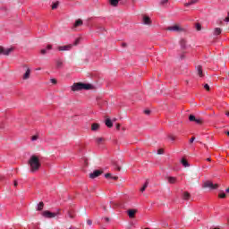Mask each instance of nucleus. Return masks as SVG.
I'll return each mask as SVG.
<instances>
[{"mask_svg": "<svg viewBox=\"0 0 229 229\" xmlns=\"http://www.w3.org/2000/svg\"><path fill=\"white\" fill-rule=\"evenodd\" d=\"M29 165L30 169V173H37L38 169H40V160L38 159V157L33 155L29 159Z\"/></svg>", "mask_w": 229, "mask_h": 229, "instance_id": "f257e3e1", "label": "nucleus"}, {"mask_svg": "<svg viewBox=\"0 0 229 229\" xmlns=\"http://www.w3.org/2000/svg\"><path fill=\"white\" fill-rule=\"evenodd\" d=\"M94 88L92 84H87L82 82L73 83L72 86V92H78L80 90H90Z\"/></svg>", "mask_w": 229, "mask_h": 229, "instance_id": "f03ea898", "label": "nucleus"}, {"mask_svg": "<svg viewBox=\"0 0 229 229\" xmlns=\"http://www.w3.org/2000/svg\"><path fill=\"white\" fill-rule=\"evenodd\" d=\"M43 217H46V219H53L54 217H58L60 216V211L56 212H51L49 210H46L42 212Z\"/></svg>", "mask_w": 229, "mask_h": 229, "instance_id": "7ed1b4c3", "label": "nucleus"}, {"mask_svg": "<svg viewBox=\"0 0 229 229\" xmlns=\"http://www.w3.org/2000/svg\"><path fill=\"white\" fill-rule=\"evenodd\" d=\"M81 40V38H78L75 39V41L72 45L58 47V50L59 51H71L72 49V46H78V44H80Z\"/></svg>", "mask_w": 229, "mask_h": 229, "instance_id": "20e7f679", "label": "nucleus"}, {"mask_svg": "<svg viewBox=\"0 0 229 229\" xmlns=\"http://www.w3.org/2000/svg\"><path fill=\"white\" fill-rule=\"evenodd\" d=\"M203 187L205 189H210V191H216V189H217V184H214L212 182L207 181L206 182H204Z\"/></svg>", "mask_w": 229, "mask_h": 229, "instance_id": "39448f33", "label": "nucleus"}, {"mask_svg": "<svg viewBox=\"0 0 229 229\" xmlns=\"http://www.w3.org/2000/svg\"><path fill=\"white\" fill-rule=\"evenodd\" d=\"M167 31H175L177 33H180V31H183V28L178 26V25H174L166 28Z\"/></svg>", "mask_w": 229, "mask_h": 229, "instance_id": "423d86ee", "label": "nucleus"}, {"mask_svg": "<svg viewBox=\"0 0 229 229\" xmlns=\"http://www.w3.org/2000/svg\"><path fill=\"white\" fill-rule=\"evenodd\" d=\"M12 48H4L3 47H0V55H4L5 56H8L12 53Z\"/></svg>", "mask_w": 229, "mask_h": 229, "instance_id": "0eeeda50", "label": "nucleus"}, {"mask_svg": "<svg viewBox=\"0 0 229 229\" xmlns=\"http://www.w3.org/2000/svg\"><path fill=\"white\" fill-rule=\"evenodd\" d=\"M26 69L25 73L23 74V80H30L31 74V69L26 65L23 66Z\"/></svg>", "mask_w": 229, "mask_h": 229, "instance_id": "6e6552de", "label": "nucleus"}, {"mask_svg": "<svg viewBox=\"0 0 229 229\" xmlns=\"http://www.w3.org/2000/svg\"><path fill=\"white\" fill-rule=\"evenodd\" d=\"M102 173L103 172L101 170H95L91 174H89V178H91V180H94V178H98V176L102 174Z\"/></svg>", "mask_w": 229, "mask_h": 229, "instance_id": "1a4fd4ad", "label": "nucleus"}, {"mask_svg": "<svg viewBox=\"0 0 229 229\" xmlns=\"http://www.w3.org/2000/svg\"><path fill=\"white\" fill-rule=\"evenodd\" d=\"M221 33H223V29L222 28L216 27L213 30L214 37H219V35H221Z\"/></svg>", "mask_w": 229, "mask_h": 229, "instance_id": "9d476101", "label": "nucleus"}, {"mask_svg": "<svg viewBox=\"0 0 229 229\" xmlns=\"http://www.w3.org/2000/svg\"><path fill=\"white\" fill-rule=\"evenodd\" d=\"M179 44L181 46V49H187V47H189V46L187 45V40L182 38L180 41H179Z\"/></svg>", "mask_w": 229, "mask_h": 229, "instance_id": "9b49d317", "label": "nucleus"}, {"mask_svg": "<svg viewBox=\"0 0 229 229\" xmlns=\"http://www.w3.org/2000/svg\"><path fill=\"white\" fill-rule=\"evenodd\" d=\"M51 49H53V46L47 45L46 48L41 49L40 54L47 55V51H51Z\"/></svg>", "mask_w": 229, "mask_h": 229, "instance_id": "f8f14e48", "label": "nucleus"}, {"mask_svg": "<svg viewBox=\"0 0 229 229\" xmlns=\"http://www.w3.org/2000/svg\"><path fill=\"white\" fill-rule=\"evenodd\" d=\"M143 24L149 26L151 19L148 16H143Z\"/></svg>", "mask_w": 229, "mask_h": 229, "instance_id": "ddd939ff", "label": "nucleus"}, {"mask_svg": "<svg viewBox=\"0 0 229 229\" xmlns=\"http://www.w3.org/2000/svg\"><path fill=\"white\" fill-rule=\"evenodd\" d=\"M166 180L168 182V183H176V177H173V176H168L166 177Z\"/></svg>", "mask_w": 229, "mask_h": 229, "instance_id": "4468645a", "label": "nucleus"}, {"mask_svg": "<svg viewBox=\"0 0 229 229\" xmlns=\"http://www.w3.org/2000/svg\"><path fill=\"white\" fill-rule=\"evenodd\" d=\"M198 1H199V0H191L188 3H185L184 6H186V7L192 6V4H196V3H198Z\"/></svg>", "mask_w": 229, "mask_h": 229, "instance_id": "2eb2a0df", "label": "nucleus"}, {"mask_svg": "<svg viewBox=\"0 0 229 229\" xmlns=\"http://www.w3.org/2000/svg\"><path fill=\"white\" fill-rule=\"evenodd\" d=\"M106 126H107V128H112V126H114V123H112V120L110 118H107L106 120Z\"/></svg>", "mask_w": 229, "mask_h": 229, "instance_id": "dca6fc26", "label": "nucleus"}, {"mask_svg": "<svg viewBox=\"0 0 229 229\" xmlns=\"http://www.w3.org/2000/svg\"><path fill=\"white\" fill-rule=\"evenodd\" d=\"M55 65L57 69H62V66L64 65V63L62 62V60L58 59L55 62Z\"/></svg>", "mask_w": 229, "mask_h": 229, "instance_id": "f3484780", "label": "nucleus"}, {"mask_svg": "<svg viewBox=\"0 0 229 229\" xmlns=\"http://www.w3.org/2000/svg\"><path fill=\"white\" fill-rule=\"evenodd\" d=\"M119 1L121 0H109V4H111V6H117L119 4Z\"/></svg>", "mask_w": 229, "mask_h": 229, "instance_id": "a211bd4d", "label": "nucleus"}, {"mask_svg": "<svg viewBox=\"0 0 229 229\" xmlns=\"http://www.w3.org/2000/svg\"><path fill=\"white\" fill-rule=\"evenodd\" d=\"M197 72L200 78H203V70L201 69V66L197 67Z\"/></svg>", "mask_w": 229, "mask_h": 229, "instance_id": "6ab92c4d", "label": "nucleus"}, {"mask_svg": "<svg viewBox=\"0 0 229 229\" xmlns=\"http://www.w3.org/2000/svg\"><path fill=\"white\" fill-rule=\"evenodd\" d=\"M83 25V21H81V20H77L76 21H75V23H74V27L75 28H78V26H82Z\"/></svg>", "mask_w": 229, "mask_h": 229, "instance_id": "aec40b11", "label": "nucleus"}, {"mask_svg": "<svg viewBox=\"0 0 229 229\" xmlns=\"http://www.w3.org/2000/svg\"><path fill=\"white\" fill-rule=\"evenodd\" d=\"M98 129H99V125L98 123H93L91 125L92 131H98Z\"/></svg>", "mask_w": 229, "mask_h": 229, "instance_id": "412c9836", "label": "nucleus"}, {"mask_svg": "<svg viewBox=\"0 0 229 229\" xmlns=\"http://www.w3.org/2000/svg\"><path fill=\"white\" fill-rule=\"evenodd\" d=\"M149 185V182L146 181L145 183L143 184V187L140 189L141 192H144L146 189H148V186Z\"/></svg>", "mask_w": 229, "mask_h": 229, "instance_id": "4be33fe9", "label": "nucleus"}, {"mask_svg": "<svg viewBox=\"0 0 229 229\" xmlns=\"http://www.w3.org/2000/svg\"><path fill=\"white\" fill-rule=\"evenodd\" d=\"M181 164L183 165V167H189L191 165H189V162L183 158L181 160Z\"/></svg>", "mask_w": 229, "mask_h": 229, "instance_id": "5701e85b", "label": "nucleus"}, {"mask_svg": "<svg viewBox=\"0 0 229 229\" xmlns=\"http://www.w3.org/2000/svg\"><path fill=\"white\" fill-rule=\"evenodd\" d=\"M105 178H110L111 180H117V176H112V174H106Z\"/></svg>", "mask_w": 229, "mask_h": 229, "instance_id": "b1692460", "label": "nucleus"}, {"mask_svg": "<svg viewBox=\"0 0 229 229\" xmlns=\"http://www.w3.org/2000/svg\"><path fill=\"white\" fill-rule=\"evenodd\" d=\"M189 198H191V194L187 191H185L183 194H182V199H189Z\"/></svg>", "mask_w": 229, "mask_h": 229, "instance_id": "393cba45", "label": "nucleus"}, {"mask_svg": "<svg viewBox=\"0 0 229 229\" xmlns=\"http://www.w3.org/2000/svg\"><path fill=\"white\" fill-rule=\"evenodd\" d=\"M44 208V202H39L37 206V210L40 211Z\"/></svg>", "mask_w": 229, "mask_h": 229, "instance_id": "a878e982", "label": "nucleus"}, {"mask_svg": "<svg viewBox=\"0 0 229 229\" xmlns=\"http://www.w3.org/2000/svg\"><path fill=\"white\" fill-rule=\"evenodd\" d=\"M128 216L129 217H133L135 216V210L133 209L128 210Z\"/></svg>", "mask_w": 229, "mask_h": 229, "instance_id": "bb28decb", "label": "nucleus"}, {"mask_svg": "<svg viewBox=\"0 0 229 229\" xmlns=\"http://www.w3.org/2000/svg\"><path fill=\"white\" fill-rule=\"evenodd\" d=\"M167 3H168V0H160L159 4H161V6H164L167 4Z\"/></svg>", "mask_w": 229, "mask_h": 229, "instance_id": "cd10ccee", "label": "nucleus"}, {"mask_svg": "<svg viewBox=\"0 0 229 229\" xmlns=\"http://www.w3.org/2000/svg\"><path fill=\"white\" fill-rule=\"evenodd\" d=\"M189 121H191V123H192V122H195V121H196V116H194L193 114H191V115L189 116Z\"/></svg>", "mask_w": 229, "mask_h": 229, "instance_id": "c85d7f7f", "label": "nucleus"}, {"mask_svg": "<svg viewBox=\"0 0 229 229\" xmlns=\"http://www.w3.org/2000/svg\"><path fill=\"white\" fill-rule=\"evenodd\" d=\"M196 29H197V31H201V24L197 23L196 24Z\"/></svg>", "mask_w": 229, "mask_h": 229, "instance_id": "c756f323", "label": "nucleus"}, {"mask_svg": "<svg viewBox=\"0 0 229 229\" xmlns=\"http://www.w3.org/2000/svg\"><path fill=\"white\" fill-rule=\"evenodd\" d=\"M96 142H97L98 144H101V142H103V138H97V139H96Z\"/></svg>", "mask_w": 229, "mask_h": 229, "instance_id": "7c9ffc66", "label": "nucleus"}, {"mask_svg": "<svg viewBox=\"0 0 229 229\" xmlns=\"http://www.w3.org/2000/svg\"><path fill=\"white\" fill-rule=\"evenodd\" d=\"M68 217H70V219H74V215H72L71 211H68Z\"/></svg>", "mask_w": 229, "mask_h": 229, "instance_id": "2f4dec72", "label": "nucleus"}, {"mask_svg": "<svg viewBox=\"0 0 229 229\" xmlns=\"http://www.w3.org/2000/svg\"><path fill=\"white\" fill-rule=\"evenodd\" d=\"M219 198H222V199L226 198V193H225V192L219 193Z\"/></svg>", "mask_w": 229, "mask_h": 229, "instance_id": "473e14b6", "label": "nucleus"}, {"mask_svg": "<svg viewBox=\"0 0 229 229\" xmlns=\"http://www.w3.org/2000/svg\"><path fill=\"white\" fill-rule=\"evenodd\" d=\"M58 8V3H55L52 5V10H56Z\"/></svg>", "mask_w": 229, "mask_h": 229, "instance_id": "72a5a7b5", "label": "nucleus"}, {"mask_svg": "<svg viewBox=\"0 0 229 229\" xmlns=\"http://www.w3.org/2000/svg\"><path fill=\"white\" fill-rule=\"evenodd\" d=\"M197 124H201V119L199 118H195V122Z\"/></svg>", "mask_w": 229, "mask_h": 229, "instance_id": "f704fd0d", "label": "nucleus"}, {"mask_svg": "<svg viewBox=\"0 0 229 229\" xmlns=\"http://www.w3.org/2000/svg\"><path fill=\"white\" fill-rule=\"evenodd\" d=\"M144 114H146V115H149V114H151V110L149 109L144 110Z\"/></svg>", "mask_w": 229, "mask_h": 229, "instance_id": "c9c22d12", "label": "nucleus"}, {"mask_svg": "<svg viewBox=\"0 0 229 229\" xmlns=\"http://www.w3.org/2000/svg\"><path fill=\"white\" fill-rule=\"evenodd\" d=\"M204 89H206V90H210V86L208 84H205Z\"/></svg>", "mask_w": 229, "mask_h": 229, "instance_id": "e433bc0d", "label": "nucleus"}, {"mask_svg": "<svg viewBox=\"0 0 229 229\" xmlns=\"http://www.w3.org/2000/svg\"><path fill=\"white\" fill-rule=\"evenodd\" d=\"M87 225H89V226H92V220L88 219L87 220Z\"/></svg>", "mask_w": 229, "mask_h": 229, "instance_id": "4c0bfd02", "label": "nucleus"}, {"mask_svg": "<svg viewBox=\"0 0 229 229\" xmlns=\"http://www.w3.org/2000/svg\"><path fill=\"white\" fill-rule=\"evenodd\" d=\"M157 155H164V150L158 149L157 150Z\"/></svg>", "mask_w": 229, "mask_h": 229, "instance_id": "58836bf2", "label": "nucleus"}, {"mask_svg": "<svg viewBox=\"0 0 229 229\" xmlns=\"http://www.w3.org/2000/svg\"><path fill=\"white\" fill-rule=\"evenodd\" d=\"M50 81H51V83H53L54 85H56V81H55V79H51Z\"/></svg>", "mask_w": 229, "mask_h": 229, "instance_id": "ea45409f", "label": "nucleus"}, {"mask_svg": "<svg viewBox=\"0 0 229 229\" xmlns=\"http://www.w3.org/2000/svg\"><path fill=\"white\" fill-rule=\"evenodd\" d=\"M38 139V136H33L32 138H31V140L32 141H35V140H37Z\"/></svg>", "mask_w": 229, "mask_h": 229, "instance_id": "a19ab883", "label": "nucleus"}, {"mask_svg": "<svg viewBox=\"0 0 229 229\" xmlns=\"http://www.w3.org/2000/svg\"><path fill=\"white\" fill-rule=\"evenodd\" d=\"M183 58H185V54H182V55H180V59H181V60H183Z\"/></svg>", "mask_w": 229, "mask_h": 229, "instance_id": "79ce46f5", "label": "nucleus"}, {"mask_svg": "<svg viewBox=\"0 0 229 229\" xmlns=\"http://www.w3.org/2000/svg\"><path fill=\"white\" fill-rule=\"evenodd\" d=\"M194 140H196V138L192 137V138L190 140V142L192 143V142H194Z\"/></svg>", "mask_w": 229, "mask_h": 229, "instance_id": "37998d69", "label": "nucleus"}, {"mask_svg": "<svg viewBox=\"0 0 229 229\" xmlns=\"http://www.w3.org/2000/svg\"><path fill=\"white\" fill-rule=\"evenodd\" d=\"M104 220H105L106 223H109V222H110V218H108V217H105Z\"/></svg>", "mask_w": 229, "mask_h": 229, "instance_id": "c03bdc74", "label": "nucleus"}, {"mask_svg": "<svg viewBox=\"0 0 229 229\" xmlns=\"http://www.w3.org/2000/svg\"><path fill=\"white\" fill-rule=\"evenodd\" d=\"M170 140H172V142H174V137L170 136Z\"/></svg>", "mask_w": 229, "mask_h": 229, "instance_id": "a18cd8bd", "label": "nucleus"}, {"mask_svg": "<svg viewBox=\"0 0 229 229\" xmlns=\"http://www.w3.org/2000/svg\"><path fill=\"white\" fill-rule=\"evenodd\" d=\"M206 160H207V162H211L212 161V159L210 157H208Z\"/></svg>", "mask_w": 229, "mask_h": 229, "instance_id": "49530a36", "label": "nucleus"}, {"mask_svg": "<svg viewBox=\"0 0 229 229\" xmlns=\"http://www.w3.org/2000/svg\"><path fill=\"white\" fill-rule=\"evenodd\" d=\"M13 185H14V187H17V185H18V182H17V181H14V183H13Z\"/></svg>", "mask_w": 229, "mask_h": 229, "instance_id": "de8ad7c7", "label": "nucleus"}, {"mask_svg": "<svg viewBox=\"0 0 229 229\" xmlns=\"http://www.w3.org/2000/svg\"><path fill=\"white\" fill-rule=\"evenodd\" d=\"M121 128V125L120 124H117L116 125V130H119Z\"/></svg>", "mask_w": 229, "mask_h": 229, "instance_id": "09e8293b", "label": "nucleus"}, {"mask_svg": "<svg viewBox=\"0 0 229 229\" xmlns=\"http://www.w3.org/2000/svg\"><path fill=\"white\" fill-rule=\"evenodd\" d=\"M123 47H126V43L122 44Z\"/></svg>", "mask_w": 229, "mask_h": 229, "instance_id": "8fccbe9b", "label": "nucleus"}, {"mask_svg": "<svg viewBox=\"0 0 229 229\" xmlns=\"http://www.w3.org/2000/svg\"><path fill=\"white\" fill-rule=\"evenodd\" d=\"M225 115H226L227 117H229V112H227V113L225 114Z\"/></svg>", "mask_w": 229, "mask_h": 229, "instance_id": "3c124183", "label": "nucleus"}, {"mask_svg": "<svg viewBox=\"0 0 229 229\" xmlns=\"http://www.w3.org/2000/svg\"><path fill=\"white\" fill-rule=\"evenodd\" d=\"M225 192H228V193H229V188L225 190Z\"/></svg>", "mask_w": 229, "mask_h": 229, "instance_id": "603ef678", "label": "nucleus"}, {"mask_svg": "<svg viewBox=\"0 0 229 229\" xmlns=\"http://www.w3.org/2000/svg\"><path fill=\"white\" fill-rule=\"evenodd\" d=\"M117 170H118V171H121V168H120V167H117Z\"/></svg>", "mask_w": 229, "mask_h": 229, "instance_id": "864d4df0", "label": "nucleus"}, {"mask_svg": "<svg viewBox=\"0 0 229 229\" xmlns=\"http://www.w3.org/2000/svg\"><path fill=\"white\" fill-rule=\"evenodd\" d=\"M164 226H167V224H164Z\"/></svg>", "mask_w": 229, "mask_h": 229, "instance_id": "5fc2aeb1", "label": "nucleus"}]
</instances>
